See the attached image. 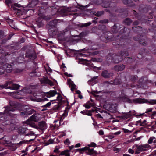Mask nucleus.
Wrapping results in <instances>:
<instances>
[{
    "label": "nucleus",
    "instance_id": "nucleus-1",
    "mask_svg": "<svg viewBox=\"0 0 156 156\" xmlns=\"http://www.w3.org/2000/svg\"><path fill=\"white\" fill-rule=\"evenodd\" d=\"M120 29L119 34L117 35V37H115L112 33L109 32L104 33L100 37L101 40L107 43L116 40L120 37L119 41L113 42L112 44L115 46V47L118 48L119 50L122 48H126L131 43L130 40L128 38L130 30L121 24L116 23L112 27L111 31L113 33H118Z\"/></svg>",
    "mask_w": 156,
    "mask_h": 156
},
{
    "label": "nucleus",
    "instance_id": "nucleus-2",
    "mask_svg": "<svg viewBox=\"0 0 156 156\" xmlns=\"http://www.w3.org/2000/svg\"><path fill=\"white\" fill-rule=\"evenodd\" d=\"M9 104L10 106L5 107L4 113H0V123L4 126L13 125L14 120L12 118L17 115L11 112H13L17 110L19 108V104L13 101L10 102Z\"/></svg>",
    "mask_w": 156,
    "mask_h": 156
},
{
    "label": "nucleus",
    "instance_id": "nucleus-3",
    "mask_svg": "<svg viewBox=\"0 0 156 156\" xmlns=\"http://www.w3.org/2000/svg\"><path fill=\"white\" fill-rule=\"evenodd\" d=\"M120 55H117L116 54L114 53L111 54L109 53L107 57V60H111V62L114 63H118L123 60V56L125 57V58L123 60V62H125L127 63H130L134 61L133 58L130 57H127L129 55V53L128 50L126 49H123L121 51Z\"/></svg>",
    "mask_w": 156,
    "mask_h": 156
},
{
    "label": "nucleus",
    "instance_id": "nucleus-4",
    "mask_svg": "<svg viewBox=\"0 0 156 156\" xmlns=\"http://www.w3.org/2000/svg\"><path fill=\"white\" fill-rule=\"evenodd\" d=\"M58 22V20L55 19L50 21L48 23V32L50 36H54L57 34L56 26Z\"/></svg>",
    "mask_w": 156,
    "mask_h": 156
},
{
    "label": "nucleus",
    "instance_id": "nucleus-5",
    "mask_svg": "<svg viewBox=\"0 0 156 156\" xmlns=\"http://www.w3.org/2000/svg\"><path fill=\"white\" fill-rule=\"evenodd\" d=\"M75 150L76 151V152H79L80 154H82L83 152L87 151L86 153H87V154L94 156L96 155L97 153V151L94 150L93 149H90L87 147H85L82 148L77 149Z\"/></svg>",
    "mask_w": 156,
    "mask_h": 156
},
{
    "label": "nucleus",
    "instance_id": "nucleus-6",
    "mask_svg": "<svg viewBox=\"0 0 156 156\" xmlns=\"http://www.w3.org/2000/svg\"><path fill=\"white\" fill-rule=\"evenodd\" d=\"M35 112V111L34 109L26 106L23 107L22 112H20V115L21 116L25 117L34 113Z\"/></svg>",
    "mask_w": 156,
    "mask_h": 156
},
{
    "label": "nucleus",
    "instance_id": "nucleus-7",
    "mask_svg": "<svg viewBox=\"0 0 156 156\" xmlns=\"http://www.w3.org/2000/svg\"><path fill=\"white\" fill-rule=\"evenodd\" d=\"M116 4L111 1L107 0L102 4V6L104 8H109L110 10L114 11L115 8L116 7Z\"/></svg>",
    "mask_w": 156,
    "mask_h": 156
},
{
    "label": "nucleus",
    "instance_id": "nucleus-8",
    "mask_svg": "<svg viewBox=\"0 0 156 156\" xmlns=\"http://www.w3.org/2000/svg\"><path fill=\"white\" fill-rule=\"evenodd\" d=\"M3 88L5 89H9L12 90L18 89L20 86L18 84H14L12 81H9L4 85H2Z\"/></svg>",
    "mask_w": 156,
    "mask_h": 156
},
{
    "label": "nucleus",
    "instance_id": "nucleus-9",
    "mask_svg": "<svg viewBox=\"0 0 156 156\" xmlns=\"http://www.w3.org/2000/svg\"><path fill=\"white\" fill-rule=\"evenodd\" d=\"M146 38L145 36H144L142 35L138 34L136 36L134 37L133 39L134 40L139 41L140 44L144 46H147L148 44L145 41Z\"/></svg>",
    "mask_w": 156,
    "mask_h": 156
},
{
    "label": "nucleus",
    "instance_id": "nucleus-10",
    "mask_svg": "<svg viewBox=\"0 0 156 156\" xmlns=\"http://www.w3.org/2000/svg\"><path fill=\"white\" fill-rule=\"evenodd\" d=\"M116 7L115 8L114 11H115L116 13H118L119 16L123 17L127 16L128 11L126 8H122L116 9Z\"/></svg>",
    "mask_w": 156,
    "mask_h": 156
},
{
    "label": "nucleus",
    "instance_id": "nucleus-11",
    "mask_svg": "<svg viewBox=\"0 0 156 156\" xmlns=\"http://www.w3.org/2000/svg\"><path fill=\"white\" fill-rule=\"evenodd\" d=\"M77 11V10L76 8L74 7L73 6L69 7L66 8H64L60 11L61 13L64 16L67 15L68 12H76Z\"/></svg>",
    "mask_w": 156,
    "mask_h": 156
},
{
    "label": "nucleus",
    "instance_id": "nucleus-12",
    "mask_svg": "<svg viewBox=\"0 0 156 156\" xmlns=\"http://www.w3.org/2000/svg\"><path fill=\"white\" fill-rule=\"evenodd\" d=\"M25 57L30 60L33 61L37 58V55L34 51H28L25 54Z\"/></svg>",
    "mask_w": 156,
    "mask_h": 156
},
{
    "label": "nucleus",
    "instance_id": "nucleus-13",
    "mask_svg": "<svg viewBox=\"0 0 156 156\" xmlns=\"http://www.w3.org/2000/svg\"><path fill=\"white\" fill-rule=\"evenodd\" d=\"M27 128L20 127L18 130V133L20 134H25V136H33L34 134V133L33 131H30L28 133H26V131L28 130Z\"/></svg>",
    "mask_w": 156,
    "mask_h": 156
},
{
    "label": "nucleus",
    "instance_id": "nucleus-14",
    "mask_svg": "<svg viewBox=\"0 0 156 156\" xmlns=\"http://www.w3.org/2000/svg\"><path fill=\"white\" fill-rule=\"evenodd\" d=\"M151 6L149 5H141L139 6V11L141 12L147 13L151 9Z\"/></svg>",
    "mask_w": 156,
    "mask_h": 156
},
{
    "label": "nucleus",
    "instance_id": "nucleus-15",
    "mask_svg": "<svg viewBox=\"0 0 156 156\" xmlns=\"http://www.w3.org/2000/svg\"><path fill=\"white\" fill-rule=\"evenodd\" d=\"M68 32L67 31L64 30L58 34V39L61 41H65L66 40L67 37L66 36V34Z\"/></svg>",
    "mask_w": 156,
    "mask_h": 156
},
{
    "label": "nucleus",
    "instance_id": "nucleus-16",
    "mask_svg": "<svg viewBox=\"0 0 156 156\" xmlns=\"http://www.w3.org/2000/svg\"><path fill=\"white\" fill-rule=\"evenodd\" d=\"M40 80L41 84H48L51 86L54 85L53 82L47 77H43Z\"/></svg>",
    "mask_w": 156,
    "mask_h": 156
},
{
    "label": "nucleus",
    "instance_id": "nucleus-17",
    "mask_svg": "<svg viewBox=\"0 0 156 156\" xmlns=\"http://www.w3.org/2000/svg\"><path fill=\"white\" fill-rule=\"evenodd\" d=\"M148 147V145L147 144L139 146L136 150L135 154H138L140 153L141 151H146L147 150Z\"/></svg>",
    "mask_w": 156,
    "mask_h": 156
},
{
    "label": "nucleus",
    "instance_id": "nucleus-18",
    "mask_svg": "<svg viewBox=\"0 0 156 156\" xmlns=\"http://www.w3.org/2000/svg\"><path fill=\"white\" fill-rule=\"evenodd\" d=\"M74 147L73 145H72L71 146H69V150H66L62 151L59 154L60 155H65V156H70L69 152L72 151L73 152V151H72V150Z\"/></svg>",
    "mask_w": 156,
    "mask_h": 156
},
{
    "label": "nucleus",
    "instance_id": "nucleus-19",
    "mask_svg": "<svg viewBox=\"0 0 156 156\" xmlns=\"http://www.w3.org/2000/svg\"><path fill=\"white\" fill-rule=\"evenodd\" d=\"M45 20L42 17H38L36 20V23L38 28L44 26V24Z\"/></svg>",
    "mask_w": 156,
    "mask_h": 156
},
{
    "label": "nucleus",
    "instance_id": "nucleus-20",
    "mask_svg": "<svg viewBox=\"0 0 156 156\" xmlns=\"http://www.w3.org/2000/svg\"><path fill=\"white\" fill-rule=\"evenodd\" d=\"M112 73L109 72L107 70L103 71L101 73L102 76L105 78H109L113 76Z\"/></svg>",
    "mask_w": 156,
    "mask_h": 156
},
{
    "label": "nucleus",
    "instance_id": "nucleus-21",
    "mask_svg": "<svg viewBox=\"0 0 156 156\" xmlns=\"http://www.w3.org/2000/svg\"><path fill=\"white\" fill-rule=\"evenodd\" d=\"M2 68L5 69V72L8 73L11 72L12 69V66L9 64H5Z\"/></svg>",
    "mask_w": 156,
    "mask_h": 156
},
{
    "label": "nucleus",
    "instance_id": "nucleus-22",
    "mask_svg": "<svg viewBox=\"0 0 156 156\" xmlns=\"http://www.w3.org/2000/svg\"><path fill=\"white\" fill-rule=\"evenodd\" d=\"M108 82L109 84L117 85L121 84L122 81L120 78H116L113 80H111Z\"/></svg>",
    "mask_w": 156,
    "mask_h": 156
},
{
    "label": "nucleus",
    "instance_id": "nucleus-23",
    "mask_svg": "<svg viewBox=\"0 0 156 156\" xmlns=\"http://www.w3.org/2000/svg\"><path fill=\"white\" fill-rule=\"evenodd\" d=\"M120 99L124 102H127L129 103H132V100L129 98L128 96L126 95H125L124 96L121 97Z\"/></svg>",
    "mask_w": 156,
    "mask_h": 156
},
{
    "label": "nucleus",
    "instance_id": "nucleus-24",
    "mask_svg": "<svg viewBox=\"0 0 156 156\" xmlns=\"http://www.w3.org/2000/svg\"><path fill=\"white\" fill-rule=\"evenodd\" d=\"M133 31L137 33H140L142 32V27L140 26H134L132 27Z\"/></svg>",
    "mask_w": 156,
    "mask_h": 156
},
{
    "label": "nucleus",
    "instance_id": "nucleus-25",
    "mask_svg": "<svg viewBox=\"0 0 156 156\" xmlns=\"http://www.w3.org/2000/svg\"><path fill=\"white\" fill-rule=\"evenodd\" d=\"M65 41L69 44L72 45L74 44L76 42V40L72 37H67L66 40Z\"/></svg>",
    "mask_w": 156,
    "mask_h": 156
},
{
    "label": "nucleus",
    "instance_id": "nucleus-26",
    "mask_svg": "<svg viewBox=\"0 0 156 156\" xmlns=\"http://www.w3.org/2000/svg\"><path fill=\"white\" fill-rule=\"evenodd\" d=\"M123 3L125 5H129V7H133L135 6V4L131 0H122Z\"/></svg>",
    "mask_w": 156,
    "mask_h": 156
},
{
    "label": "nucleus",
    "instance_id": "nucleus-27",
    "mask_svg": "<svg viewBox=\"0 0 156 156\" xmlns=\"http://www.w3.org/2000/svg\"><path fill=\"white\" fill-rule=\"evenodd\" d=\"M57 92L55 90H50L48 92L46 93V96L48 98H50L53 97L57 94Z\"/></svg>",
    "mask_w": 156,
    "mask_h": 156
},
{
    "label": "nucleus",
    "instance_id": "nucleus-28",
    "mask_svg": "<svg viewBox=\"0 0 156 156\" xmlns=\"http://www.w3.org/2000/svg\"><path fill=\"white\" fill-rule=\"evenodd\" d=\"M125 68V65L122 64L121 65H118L115 66L114 67L115 70L118 71H121L123 70Z\"/></svg>",
    "mask_w": 156,
    "mask_h": 156
},
{
    "label": "nucleus",
    "instance_id": "nucleus-29",
    "mask_svg": "<svg viewBox=\"0 0 156 156\" xmlns=\"http://www.w3.org/2000/svg\"><path fill=\"white\" fill-rule=\"evenodd\" d=\"M36 115L37 114L36 113H34L30 117V118L28 119V120L35 122H37L39 118Z\"/></svg>",
    "mask_w": 156,
    "mask_h": 156
},
{
    "label": "nucleus",
    "instance_id": "nucleus-30",
    "mask_svg": "<svg viewBox=\"0 0 156 156\" xmlns=\"http://www.w3.org/2000/svg\"><path fill=\"white\" fill-rule=\"evenodd\" d=\"M133 21L130 18H127L125 19L123 21V23L124 24L129 26L132 23Z\"/></svg>",
    "mask_w": 156,
    "mask_h": 156
},
{
    "label": "nucleus",
    "instance_id": "nucleus-31",
    "mask_svg": "<svg viewBox=\"0 0 156 156\" xmlns=\"http://www.w3.org/2000/svg\"><path fill=\"white\" fill-rule=\"evenodd\" d=\"M38 126L40 129H42L43 128L45 127L46 126L45 122L44 121L40 122L38 123Z\"/></svg>",
    "mask_w": 156,
    "mask_h": 156
},
{
    "label": "nucleus",
    "instance_id": "nucleus-32",
    "mask_svg": "<svg viewBox=\"0 0 156 156\" xmlns=\"http://www.w3.org/2000/svg\"><path fill=\"white\" fill-rule=\"evenodd\" d=\"M102 47V45L101 44H96L95 45L92 46L91 49L94 50L98 49Z\"/></svg>",
    "mask_w": 156,
    "mask_h": 156
},
{
    "label": "nucleus",
    "instance_id": "nucleus-33",
    "mask_svg": "<svg viewBox=\"0 0 156 156\" xmlns=\"http://www.w3.org/2000/svg\"><path fill=\"white\" fill-rule=\"evenodd\" d=\"M130 81L133 83H134L137 80V76H131L129 77Z\"/></svg>",
    "mask_w": 156,
    "mask_h": 156
},
{
    "label": "nucleus",
    "instance_id": "nucleus-34",
    "mask_svg": "<svg viewBox=\"0 0 156 156\" xmlns=\"http://www.w3.org/2000/svg\"><path fill=\"white\" fill-rule=\"evenodd\" d=\"M57 94L58 95L57 97V99L59 101V103H62L63 102L64 103L65 101L62 100L63 98L61 94L59 93H57Z\"/></svg>",
    "mask_w": 156,
    "mask_h": 156
},
{
    "label": "nucleus",
    "instance_id": "nucleus-35",
    "mask_svg": "<svg viewBox=\"0 0 156 156\" xmlns=\"http://www.w3.org/2000/svg\"><path fill=\"white\" fill-rule=\"evenodd\" d=\"M87 112L86 115L89 116H91L92 115V112H95L96 113H98V111L94 109H92L91 110H87Z\"/></svg>",
    "mask_w": 156,
    "mask_h": 156
},
{
    "label": "nucleus",
    "instance_id": "nucleus-36",
    "mask_svg": "<svg viewBox=\"0 0 156 156\" xmlns=\"http://www.w3.org/2000/svg\"><path fill=\"white\" fill-rule=\"evenodd\" d=\"M144 99H143L140 98H138L136 99H133V102L138 103H144Z\"/></svg>",
    "mask_w": 156,
    "mask_h": 156
},
{
    "label": "nucleus",
    "instance_id": "nucleus-37",
    "mask_svg": "<svg viewBox=\"0 0 156 156\" xmlns=\"http://www.w3.org/2000/svg\"><path fill=\"white\" fill-rule=\"evenodd\" d=\"M131 116V115L130 114L129 112L124 113L123 114V115L122 116V117L123 119H127L128 118L130 117Z\"/></svg>",
    "mask_w": 156,
    "mask_h": 156
},
{
    "label": "nucleus",
    "instance_id": "nucleus-38",
    "mask_svg": "<svg viewBox=\"0 0 156 156\" xmlns=\"http://www.w3.org/2000/svg\"><path fill=\"white\" fill-rule=\"evenodd\" d=\"M152 110L153 108H149L147 109L145 113H146L147 114H145V116H149V115H150L151 113H150V112H152Z\"/></svg>",
    "mask_w": 156,
    "mask_h": 156
},
{
    "label": "nucleus",
    "instance_id": "nucleus-39",
    "mask_svg": "<svg viewBox=\"0 0 156 156\" xmlns=\"http://www.w3.org/2000/svg\"><path fill=\"white\" fill-rule=\"evenodd\" d=\"M68 83L69 84V86L70 87H76V85L74 83L73 81H71V79H69L68 80Z\"/></svg>",
    "mask_w": 156,
    "mask_h": 156
},
{
    "label": "nucleus",
    "instance_id": "nucleus-40",
    "mask_svg": "<svg viewBox=\"0 0 156 156\" xmlns=\"http://www.w3.org/2000/svg\"><path fill=\"white\" fill-rule=\"evenodd\" d=\"M88 146H87V147H88L89 148H90V147H97V144L94 142H92L90 143V144H88L87 145Z\"/></svg>",
    "mask_w": 156,
    "mask_h": 156
},
{
    "label": "nucleus",
    "instance_id": "nucleus-41",
    "mask_svg": "<svg viewBox=\"0 0 156 156\" xmlns=\"http://www.w3.org/2000/svg\"><path fill=\"white\" fill-rule=\"evenodd\" d=\"M133 13L134 16H135L136 18L137 19H140V15L135 10H133Z\"/></svg>",
    "mask_w": 156,
    "mask_h": 156
},
{
    "label": "nucleus",
    "instance_id": "nucleus-42",
    "mask_svg": "<svg viewBox=\"0 0 156 156\" xmlns=\"http://www.w3.org/2000/svg\"><path fill=\"white\" fill-rule=\"evenodd\" d=\"M104 11H98L95 15L97 16H100L104 14Z\"/></svg>",
    "mask_w": 156,
    "mask_h": 156
},
{
    "label": "nucleus",
    "instance_id": "nucleus-43",
    "mask_svg": "<svg viewBox=\"0 0 156 156\" xmlns=\"http://www.w3.org/2000/svg\"><path fill=\"white\" fill-rule=\"evenodd\" d=\"M5 37L4 33L2 30H0V40L3 39Z\"/></svg>",
    "mask_w": 156,
    "mask_h": 156
},
{
    "label": "nucleus",
    "instance_id": "nucleus-44",
    "mask_svg": "<svg viewBox=\"0 0 156 156\" xmlns=\"http://www.w3.org/2000/svg\"><path fill=\"white\" fill-rule=\"evenodd\" d=\"M108 19H104L99 21V23L101 24L107 23L108 22Z\"/></svg>",
    "mask_w": 156,
    "mask_h": 156
},
{
    "label": "nucleus",
    "instance_id": "nucleus-45",
    "mask_svg": "<svg viewBox=\"0 0 156 156\" xmlns=\"http://www.w3.org/2000/svg\"><path fill=\"white\" fill-rule=\"evenodd\" d=\"M125 80H126V77H125ZM130 84L128 83V82H127L126 80H125V82L122 85V86L123 87H126L129 86Z\"/></svg>",
    "mask_w": 156,
    "mask_h": 156
},
{
    "label": "nucleus",
    "instance_id": "nucleus-46",
    "mask_svg": "<svg viewBox=\"0 0 156 156\" xmlns=\"http://www.w3.org/2000/svg\"><path fill=\"white\" fill-rule=\"evenodd\" d=\"M66 102L67 103V107L66 108V110H69L71 107V106L69 105V102H68V101H67V100H65V101H64V103H65Z\"/></svg>",
    "mask_w": 156,
    "mask_h": 156
},
{
    "label": "nucleus",
    "instance_id": "nucleus-47",
    "mask_svg": "<svg viewBox=\"0 0 156 156\" xmlns=\"http://www.w3.org/2000/svg\"><path fill=\"white\" fill-rule=\"evenodd\" d=\"M8 40H9L7 38L5 37L1 40V43L2 44H5Z\"/></svg>",
    "mask_w": 156,
    "mask_h": 156
},
{
    "label": "nucleus",
    "instance_id": "nucleus-48",
    "mask_svg": "<svg viewBox=\"0 0 156 156\" xmlns=\"http://www.w3.org/2000/svg\"><path fill=\"white\" fill-rule=\"evenodd\" d=\"M121 148H117L116 146L114 147L113 148V150L115 151L116 152H119L121 151Z\"/></svg>",
    "mask_w": 156,
    "mask_h": 156
},
{
    "label": "nucleus",
    "instance_id": "nucleus-49",
    "mask_svg": "<svg viewBox=\"0 0 156 156\" xmlns=\"http://www.w3.org/2000/svg\"><path fill=\"white\" fill-rule=\"evenodd\" d=\"M3 130L2 129H0V139H4V136H3Z\"/></svg>",
    "mask_w": 156,
    "mask_h": 156
},
{
    "label": "nucleus",
    "instance_id": "nucleus-50",
    "mask_svg": "<svg viewBox=\"0 0 156 156\" xmlns=\"http://www.w3.org/2000/svg\"><path fill=\"white\" fill-rule=\"evenodd\" d=\"M62 105V103H60L57 105L55 106L54 108V109L55 110H58L61 107V105Z\"/></svg>",
    "mask_w": 156,
    "mask_h": 156
},
{
    "label": "nucleus",
    "instance_id": "nucleus-51",
    "mask_svg": "<svg viewBox=\"0 0 156 156\" xmlns=\"http://www.w3.org/2000/svg\"><path fill=\"white\" fill-rule=\"evenodd\" d=\"M100 59L99 58H92L91 59V61L94 62H100Z\"/></svg>",
    "mask_w": 156,
    "mask_h": 156
},
{
    "label": "nucleus",
    "instance_id": "nucleus-52",
    "mask_svg": "<svg viewBox=\"0 0 156 156\" xmlns=\"http://www.w3.org/2000/svg\"><path fill=\"white\" fill-rule=\"evenodd\" d=\"M91 24V23L90 22H89L87 23H85L83 24H82V27H87L90 25Z\"/></svg>",
    "mask_w": 156,
    "mask_h": 156
},
{
    "label": "nucleus",
    "instance_id": "nucleus-53",
    "mask_svg": "<svg viewBox=\"0 0 156 156\" xmlns=\"http://www.w3.org/2000/svg\"><path fill=\"white\" fill-rule=\"evenodd\" d=\"M155 139L154 137H151L148 140V143L149 144H151L153 142V141L154 139Z\"/></svg>",
    "mask_w": 156,
    "mask_h": 156
},
{
    "label": "nucleus",
    "instance_id": "nucleus-54",
    "mask_svg": "<svg viewBox=\"0 0 156 156\" xmlns=\"http://www.w3.org/2000/svg\"><path fill=\"white\" fill-rule=\"evenodd\" d=\"M149 103L152 105L156 104V100H151L149 102Z\"/></svg>",
    "mask_w": 156,
    "mask_h": 156
},
{
    "label": "nucleus",
    "instance_id": "nucleus-55",
    "mask_svg": "<svg viewBox=\"0 0 156 156\" xmlns=\"http://www.w3.org/2000/svg\"><path fill=\"white\" fill-rule=\"evenodd\" d=\"M64 143L66 145H69L70 144V142L69 139H66L64 141Z\"/></svg>",
    "mask_w": 156,
    "mask_h": 156
},
{
    "label": "nucleus",
    "instance_id": "nucleus-56",
    "mask_svg": "<svg viewBox=\"0 0 156 156\" xmlns=\"http://www.w3.org/2000/svg\"><path fill=\"white\" fill-rule=\"evenodd\" d=\"M57 147L56 146L55 147V149L53 151V152L55 153H59L60 152V151L59 150V149L57 148Z\"/></svg>",
    "mask_w": 156,
    "mask_h": 156
},
{
    "label": "nucleus",
    "instance_id": "nucleus-57",
    "mask_svg": "<svg viewBox=\"0 0 156 156\" xmlns=\"http://www.w3.org/2000/svg\"><path fill=\"white\" fill-rule=\"evenodd\" d=\"M13 10L14 11H16L18 13H20V12L21 11V9H18L16 7H14Z\"/></svg>",
    "mask_w": 156,
    "mask_h": 156
},
{
    "label": "nucleus",
    "instance_id": "nucleus-58",
    "mask_svg": "<svg viewBox=\"0 0 156 156\" xmlns=\"http://www.w3.org/2000/svg\"><path fill=\"white\" fill-rule=\"evenodd\" d=\"M5 72V69L3 68H0V75H2L4 73V72Z\"/></svg>",
    "mask_w": 156,
    "mask_h": 156
},
{
    "label": "nucleus",
    "instance_id": "nucleus-59",
    "mask_svg": "<svg viewBox=\"0 0 156 156\" xmlns=\"http://www.w3.org/2000/svg\"><path fill=\"white\" fill-rule=\"evenodd\" d=\"M122 129L125 133H130L131 132L130 131L126 129L123 128Z\"/></svg>",
    "mask_w": 156,
    "mask_h": 156
},
{
    "label": "nucleus",
    "instance_id": "nucleus-60",
    "mask_svg": "<svg viewBox=\"0 0 156 156\" xmlns=\"http://www.w3.org/2000/svg\"><path fill=\"white\" fill-rule=\"evenodd\" d=\"M51 102H49L47 104H45V105H44L43 107H45V108H48V107H49V106L51 105Z\"/></svg>",
    "mask_w": 156,
    "mask_h": 156
},
{
    "label": "nucleus",
    "instance_id": "nucleus-61",
    "mask_svg": "<svg viewBox=\"0 0 156 156\" xmlns=\"http://www.w3.org/2000/svg\"><path fill=\"white\" fill-rule=\"evenodd\" d=\"M87 112V110H85L83 111H81L80 113L84 115H86Z\"/></svg>",
    "mask_w": 156,
    "mask_h": 156
},
{
    "label": "nucleus",
    "instance_id": "nucleus-62",
    "mask_svg": "<svg viewBox=\"0 0 156 156\" xmlns=\"http://www.w3.org/2000/svg\"><path fill=\"white\" fill-rule=\"evenodd\" d=\"M5 2L6 5H9L12 3L11 0H5Z\"/></svg>",
    "mask_w": 156,
    "mask_h": 156
},
{
    "label": "nucleus",
    "instance_id": "nucleus-63",
    "mask_svg": "<svg viewBox=\"0 0 156 156\" xmlns=\"http://www.w3.org/2000/svg\"><path fill=\"white\" fill-rule=\"evenodd\" d=\"M99 51H96L93 52L92 53V55H95L99 54Z\"/></svg>",
    "mask_w": 156,
    "mask_h": 156
},
{
    "label": "nucleus",
    "instance_id": "nucleus-64",
    "mask_svg": "<svg viewBox=\"0 0 156 156\" xmlns=\"http://www.w3.org/2000/svg\"><path fill=\"white\" fill-rule=\"evenodd\" d=\"M139 24V23L137 20L134 21L133 23V25L134 26H137Z\"/></svg>",
    "mask_w": 156,
    "mask_h": 156
}]
</instances>
